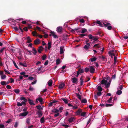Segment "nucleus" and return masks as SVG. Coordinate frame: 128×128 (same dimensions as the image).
I'll use <instances>...</instances> for the list:
<instances>
[{"label":"nucleus","mask_w":128,"mask_h":128,"mask_svg":"<svg viewBox=\"0 0 128 128\" xmlns=\"http://www.w3.org/2000/svg\"><path fill=\"white\" fill-rule=\"evenodd\" d=\"M29 113L28 112V111H26L24 112L20 113L19 115V116L20 117L21 116H25L27 115H28Z\"/></svg>","instance_id":"1"},{"label":"nucleus","mask_w":128,"mask_h":128,"mask_svg":"<svg viewBox=\"0 0 128 128\" xmlns=\"http://www.w3.org/2000/svg\"><path fill=\"white\" fill-rule=\"evenodd\" d=\"M36 114L38 115V117L40 118L42 116L43 113L41 110H38L36 112Z\"/></svg>","instance_id":"2"},{"label":"nucleus","mask_w":128,"mask_h":128,"mask_svg":"<svg viewBox=\"0 0 128 128\" xmlns=\"http://www.w3.org/2000/svg\"><path fill=\"white\" fill-rule=\"evenodd\" d=\"M104 24V26L107 28L109 30H111V29L112 27L110 24V23H108L106 24Z\"/></svg>","instance_id":"3"},{"label":"nucleus","mask_w":128,"mask_h":128,"mask_svg":"<svg viewBox=\"0 0 128 128\" xmlns=\"http://www.w3.org/2000/svg\"><path fill=\"white\" fill-rule=\"evenodd\" d=\"M82 110L81 109H79L76 112V114L77 115H80L81 113L82 112Z\"/></svg>","instance_id":"4"},{"label":"nucleus","mask_w":128,"mask_h":128,"mask_svg":"<svg viewBox=\"0 0 128 128\" xmlns=\"http://www.w3.org/2000/svg\"><path fill=\"white\" fill-rule=\"evenodd\" d=\"M60 54H61L64 53L65 50L64 47L61 46L60 47Z\"/></svg>","instance_id":"5"},{"label":"nucleus","mask_w":128,"mask_h":128,"mask_svg":"<svg viewBox=\"0 0 128 128\" xmlns=\"http://www.w3.org/2000/svg\"><path fill=\"white\" fill-rule=\"evenodd\" d=\"M71 78L73 83H76V84L77 83V82L78 80L75 77H74L73 78Z\"/></svg>","instance_id":"6"},{"label":"nucleus","mask_w":128,"mask_h":128,"mask_svg":"<svg viewBox=\"0 0 128 128\" xmlns=\"http://www.w3.org/2000/svg\"><path fill=\"white\" fill-rule=\"evenodd\" d=\"M65 85V84H64L63 83H61L59 85L58 88L59 89H61L64 87Z\"/></svg>","instance_id":"7"},{"label":"nucleus","mask_w":128,"mask_h":128,"mask_svg":"<svg viewBox=\"0 0 128 128\" xmlns=\"http://www.w3.org/2000/svg\"><path fill=\"white\" fill-rule=\"evenodd\" d=\"M28 101L29 104L31 105H34L35 104L33 102V101L32 100H30L29 99H28Z\"/></svg>","instance_id":"8"},{"label":"nucleus","mask_w":128,"mask_h":128,"mask_svg":"<svg viewBox=\"0 0 128 128\" xmlns=\"http://www.w3.org/2000/svg\"><path fill=\"white\" fill-rule=\"evenodd\" d=\"M40 43V41L39 39H37L34 41V43L35 44L37 45L38 44Z\"/></svg>","instance_id":"9"},{"label":"nucleus","mask_w":128,"mask_h":128,"mask_svg":"<svg viewBox=\"0 0 128 128\" xmlns=\"http://www.w3.org/2000/svg\"><path fill=\"white\" fill-rule=\"evenodd\" d=\"M43 48L42 46H40L38 48V51L39 53H40L42 51Z\"/></svg>","instance_id":"10"},{"label":"nucleus","mask_w":128,"mask_h":128,"mask_svg":"<svg viewBox=\"0 0 128 128\" xmlns=\"http://www.w3.org/2000/svg\"><path fill=\"white\" fill-rule=\"evenodd\" d=\"M3 72H0V75H1V78L2 79H4L6 77V76L4 75Z\"/></svg>","instance_id":"11"},{"label":"nucleus","mask_w":128,"mask_h":128,"mask_svg":"<svg viewBox=\"0 0 128 128\" xmlns=\"http://www.w3.org/2000/svg\"><path fill=\"white\" fill-rule=\"evenodd\" d=\"M74 117H72L69 119L68 121L70 123H72L74 121Z\"/></svg>","instance_id":"12"},{"label":"nucleus","mask_w":128,"mask_h":128,"mask_svg":"<svg viewBox=\"0 0 128 128\" xmlns=\"http://www.w3.org/2000/svg\"><path fill=\"white\" fill-rule=\"evenodd\" d=\"M86 112H82L80 114V116L83 117H84L86 116Z\"/></svg>","instance_id":"13"},{"label":"nucleus","mask_w":128,"mask_h":128,"mask_svg":"<svg viewBox=\"0 0 128 128\" xmlns=\"http://www.w3.org/2000/svg\"><path fill=\"white\" fill-rule=\"evenodd\" d=\"M62 30V28L61 27H58L57 28V31L58 32H61Z\"/></svg>","instance_id":"14"},{"label":"nucleus","mask_w":128,"mask_h":128,"mask_svg":"<svg viewBox=\"0 0 128 128\" xmlns=\"http://www.w3.org/2000/svg\"><path fill=\"white\" fill-rule=\"evenodd\" d=\"M108 81L107 80H105L104 79L102 80L100 82V83L101 84H104L105 85L106 83H107Z\"/></svg>","instance_id":"15"},{"label":"nucleus","mask_w":128,"mask_h":128,"mask_svg":"<svg viewBox=\"0 0 128 128\" xmlns=\"http://www.w3.org/2000/svg\"><path fill=\"white\" fill-rule=\"evenodd\" d=\"M61 100L64 101L66 104H68V100H67L66 98H62Z\"/></svg>","instance_id":"16"},{"label":"nucleus","mask_w":128,"mask_h":128,"mask_svg":"<svg viewBox=\"0 0 128 128\" xmlns=\"http://www.w3.org/2000/svg\"><path fill=\"white\" fill-rule=\"evenodd\" d=\"M19 63L20 65V66H22L24 67H26L27 66V65L25 62L22 63V62H20Z\"/></svg>","instance_id":"17"},{"label":"nucleus","mask_w":128,"mask_h":128,"mask_svg":"<svg viewBox=\"0 0 128 128\" xmlns=\"http://www.w3.org/2000/svg\"><path fill=\"white\" fill-rule=\"evenodd\" d=\"M6 84H8V82H7V83H6L4 81H2L0 82L2 86L6 85Z\"/></svg>","instance_id":"18"},{"label":"nucleus","mask_w":128,"mask_h":128,"mask_svg":"<svg viewBox=\"0 0 128 128\" xmlns=\"http://www.w3.org/2000/svg\"><path fill=\"white\" fill-rule=\"evenodd\" d=\"M52 84V81L51 80H50L48 82V84L49 86H51Z\"/></svg>","instance_id":"19"},{"label":"nucleus","mask_w":128,"mask_h":128,"mask_svg":"<svg viewBox=\"0 0 128 128\" xmlns=\"http://www.w3.org/2000/svg\"><path fill=\"white\" fill-rule=\"evenodd\" d=\"M37 108V109L38 110H41L43 109V108H42L41 106L39 105H38L36 106Z\"/></svg>","instance_id":"20"},{"label":"nucleus","mask_w":128,"mask_h":128,"mask_svg":"<svg viewBox=\"0 0 128 128\" xmlns=\"http://www.w3.org/2000/svg\"><path fill=\"white\" fill-rule=\"evenodd\" d=\"M89 70L90 72H94L95 69L93 67L91 66L89 68Z\"/></svg>","instance_id":"21"},{"label":"nucleus","mask_w":128,"mask_h":128,"mask_svg":"<svg viewBox=\"0 0 128 128\" xmlns=\"http://www.w3.org/2000/svg\"><path fill=\"white\" fill-rule=\"evenodd\" d=\"M56 65H58L61 62V61L60 60V59L59 58H58L56 60Z\"/></svg>","instance_id":"22"},{"label":"nucleus","mask_w":128,"mask_h":128,"mask_svg":"<svg viewBox=\"0 0 128 128\" xmlns=\"http://www.w3.org/2000/svg\"><path fill=\"white\" fill-rule=\"evenodd\" d=\"M38 100L41 103V104H42V103L43 101V99L42 98H37Z\"/></svg>","instance_id":"23"},{"label":"nucleus","mask_w":128,"mask_h":128,"mask_svg":"<svg viewBox=\"0 0 128 128\" xmlns=\"http://www.w3.org/2000/svg\"><path fill=\"white\" fill-rule=\"evenodd\" d=\"M32 33L33 36L37 37V36L38 35L36 31L32 32Z\"/></svg>","instance_id":"24"},{"label":"nucleus","mask_w":128,"mask_h":128,"mask_svg":"<svg viewBox=\"0 0 128 128\" xmlns=\"http://www.w3.org/2000/svg\"><path fill=\"white\" fill-rule=\"evenodd\" d=\"M44 119L45 118L44 116L42 117V118L40 119V122L42 124L44 122Z\"/></svg>","instance_id":"25"},{"label":"nucleus","mask_w":128,"mask_h":128,"mask_svg":"<svg viewBox=\"0 0 128 128\" xmlns=\"http://www.w3.org/2000/svg\"><path fill=\"white\" fill-rule=\"evenodd\" d=\"M82 76L80 78V85L82 86L83 85V83L84 82L83 80L82 79Z\"/></svg>","instance_id":"26"},{"label":"nucleus","mask_w":128,"mask_h":128,"mask_svg":"<svg viewBox=\"0 0 128 128\" xmlns=\"http://www.w3.org/2000/svg\"><path fill=\"white\" fill-rule=\"evenodd\" d=\"M76 96L78 97V98L80 100L81 99V97L80 96L78 93H76L75 94Z\"/></svg>","instance_id":"27"},{"label":"nucleus","mask_w":128,"mask_h":128,"mask_svg":"<svg viewBox=\"0 0 128 128\" xmlns=\"http://www.w3.org/2000/svg\"><path fill=\"white\" fill-rule=\"evenodd\" d=\"M52 112H54L55 114L58 113V112H59V110H58L56 109H54L53 110H52Z\"/></svg>","instance_id":"28"},{"label":"nucleus","mask_w":128,"mask_h":128,"mask_svg":"<svg viewBox=\"0 0 128 128\" xmlns=\"http://www.w3.org/2000/svg\"><path fill=\"white\" fill-rule=\"evenodd\" d=\"M112 97H111L109 98V100H108L106 102L109 103H111L112 102Z\"/></svg>","instance_id":"29"},{"label":"nucleus","mask_w":128,"mask_h":128,"mask_svg":"<svg viewBox=\"0 0 128 128\" xmlns=\"http://www.w3.org/2000/svg\"><path fill=\"white\" fill-rule=\"evenodd\" d=\"M96 23L98 24V26H102V24H101V22L99 21H97Z\"/></svg>","instance_id":"30"},{"label":"nucleus","mask_w":128,"mask_h":128,"mask_svg":"<svg viewBox=\"0 0 128 128\" xmlns=\"http://www.w3.org/2000/svg\"><path fill=\"white\" fill-rule=\"evenodd\" d=\"M99 92H101L102 90V88L100 86H98L97 88Z\"/></svg>","instance_id":"31"},{"label":"nucleus","mask_w":128,"mask_h":128,"mask_svg":"<svg viewBox=\"0 0 128 128\" xmlns=\"http://www.w3.org/2000/svg\"><path fill=\"white\" fill-rule=\"evenodd\" d=\"M32 50L33 51V53L34 55H35L37 52L35 48H33L32 49Z\"/></svg>","instance_id":"32"},{"label":"nucleus","mask_w":128,"mask_h":128,"mask_svg":"<svg viewBox=\"0 0 128 128\" xmlns=\"http://www.w3.org/2000/svg\"><path fill=\"white\" fill-rule=\"evenodd\" d=\"M96 57H94L91 58L90 59V60L91 62H93L96 60Z\"/></svg>","instance_id":"33"},{"label":"nucleus","mask_w":128,"mask_h":128,"mask_svg":"<svg viewBox=\"0 0 128 128\" xmlns=\"http://www.w3.org/2000/svg\"><path fill=\"white\" fill-rule=\"evenodd\" d=\"M51 34L53 36L54 38H56L57 37V36L55 34L54 32H51Z\"/></svg>","instance_id":"34"},{"label":"nucleus","mask_w":128,"mask_h":128,"mask_svg":"<svg viewBox=\"0 0 128 128\" xmlns=\"http://www.w3.org/2000/svg\"><path fill=\"white\" fill-rule=\"evenodd\" d=\"M48 49L50 50L51 46V43L50 42H49L48 43Z\"/></svg>","instance_id":"35"},{"label":"nucleus","mask_w":128,"mask_h":128,"mask_svg":"<svg viewBox=\"0 0 128 128\" xmlns=\"http://www.w3.org/2000/svg\"><path fill=\"white\" fill-rule=\"evenodd\" d=\"M27 42L28 43H29L31 42V40L30 39V37L28 36L27 38Z\"/></svg>","instance_id":"36"},{"label":"nucleus","mask_w":128,"mask_h":128,"mask_svg":"<svg viewBox=\"0 0 128 128\" xmlns=\"http://www.w3.org/2000/svg\"><path fill=\"white\" fill-rule=\"evenodd\" d=\"M100 47V46L98 44H95L94 46V47L95 48H99Z\"/></svg>","instance_id":"37"},{"label":"nucleus","mask_w":128,"mask_h":128,"mask_svg":"<svg viewBox=\"0 0 128 128\" xmlns=\"http://www.w3.org/2000/svg\"><path fill=\"white\" fill-rule=\"evenodd\" d=\"M81 102L82 103H85L87 102V101L86 99L84 98L82 100Z\"/></svg>","instance_id":"38"},{"label":"nucleus","mask_w":128,"mask_h":128,"mask_svg":"<svg viewBox=\"0 0 128 128\" xmlns=\"http://www.w3.org/2000/svg\"><path fill=\"white\" fill-rule=\"evenodd\" d=\"M114 105V104H106L105 105V106L106 107H108V106H113Z\"/></svg>","instance_id":"39"},{"label":"nucleus","mask_w":128,"mask_h":128,"mask_svg":"<svg viewBox=\"0 0 128 128\" xmlns=\"http://www.w3.org/2000/svg\"><path fill=\"white\" fill-rule=\"evenodd\" d=\"M87 32V30L85 28H83L81 32L82 33H84L85 32Z\"/></svg>","instance_id":"40"},{"label":"nucleus","mask_w":128,"mask_h":128,"mask_svg":"<svg viewBox=\"0 0 128 128\" xmlns=\"http://www.w3.org/2000/svg\"><path fill=\"white\" fill-rule=\"evenodd\" d=\"M122 93V92L121 90H118L116 92V94L118 95H120Z\"/></svg>","instance_id":"41"},{"label":"nucleus","mask_w":128,"mask_h":128,"mask_svg":"<svg viewBox=\"0 0 128 128\" xmlns=\"http://www.w3.org/2000/svg\"><path fill=\"white\" fill-rule=\"evenodd\" d=\"M84 71V70L82 68H80L78 70L77 72H83Z\"/></svg>","instance_id":"42"},{"label":"nucleus","mask_w":128,"mask_h":128,"mask_svg":"<svg viewBox=\"0 0 128 128\" xmlns=\"http://www.w3.org/2000/svg\"><path fill=\"white\" fill-rule=\"evenodd\" d=\"M14 80L12 78H10V82L8 80V83L9 82H10L11 83H14Z\"/></svg>","instance_id":"43"},{"label":"nucleus","mask_w":128,"mask_h":128,"mask_svg":"<svg viewBox=\"0 0 128 128\" xmlns=\"http://www.w3.org/2000/svg\"><path fill=\"white\" fill-rule=\"evenodd\" d=\"M46 55L44 54L43 55L42 57V58L43 60H44L46 58Z\"/></svg>","instance_id":"44"},{"label":"nucleus","mask_w":128,"mask_h":128,"mask_svg":"<svg viewBox=\"0 0 128 128\" xmlns=\"http://www.w3.org/2000/svg\"><path fill=\"white\" fill-rule=\"evenodd\" d=\"M107 80L108 81V80H109V82H108V83H109V84H110V83L111 82V80H110V77H108L107 78Z\"/></svg>","instance_id":"45"},{"label":"nucleus","mask_w":128,"mask_h":128,"mask_svg":"<svg viewBox=\"0 0 128 128\" xmlns=\"http://www.w3.org/2000/svg\"><path fill=\"white\" fill-rule=\"evenodd\" d=\"M90 80V78L89 77H87L86 79H85V82H87L89 81Z\"/></svg>","instance_id":"46"},{"label":"nucleus","mask_w":128,"mask_h":128,"mask_svg":"<svg viewBox=\"0 0 128 128\" xmlns=\"http://www.w3.org/2000/svg\"><path fill=\"white\" fill-rule=\"evenodd\" d=\"M14 91L16 93H18L20 92L18 89H15L14 90Z\"/></svg>","instance_id":"47"},{"label":"nucleus","mask_w":128,"mask_h":128,"mask_svg":"<svg viewBox=\"0 0 128 128\" xmlns=\"http://www.w3.org/2000/svg\"><path fill=\"white\" fill-rule=\"evenodd\" d=\"M30 118H27L26 120V123L28 124H30Z\"/></svg>","instance_id":"48"},{"label":"nucleus","mask_w":128,"mask_h":128,"mask_svg":"<svg viewBox=\"0 0 128 128\" xmlns=\"http://www.w3.org/2000/svg\"><path fill=\"white\" fill-rule=\"evenodd\" d=\"M36 24L38 25H39L41 26L42 24L39 21H37L36 23Z\"/></svg>","instance_id":"49"},{"label":"nucleus","mask_w":128,"mask_h":128,"mask_svg":"<svg viewBox=\"0 0 128 128\" xmlns=\"http://www.w3.org/2000/svg\"><path fill=\"white\" fill-rule=\"evenodd\" d=\"M114 64H115L116 63V60H117V58L115 56H114Z\"/></svg>","instance_id":"50"},{"label":"nucleus","mask_w":128,"mask_h":128,"mask_svg":"<svg viewBox=\"0 0 128 128\" xmlns=\"http://www.w3.org/2000/svg\"><path fill=\"white\" fill-rule=\"evenodd\" d=\"M110 84L109 83L106 84H105L106 86V88H108L110 86Z\"/></svg>","instance_id":"51"},{"label":"nucleus","mask_w":128,"mask_h":128,"mask_svg":"<svg viewBox=\"0 0 128 128\" xmlns=\"http://www.w3.org/2000/svg\"><path fill=\"white\" fill-rule=\"evenodd\" d=\"M97 39H98L97 38L94 36H93L92 38V40H93L94 41H96Z\"/></svg>","instance_id":"52"},{"label":"nucleus","mask_w":128,"mask_h":128,"mask_svg":"<svg viewBox=\"0 0 128 128\" xmlns=\"http://www.w3.org/2000/svg\"><path fill=\"white\" fill-rule=\"evenodd\" d=\"M102 93L100 92H98L97 93V95L98 96H100L101 95Z\"/></svg>","instance_id":"53"},{"label":"nucleus","mask_w":128,"mask_h":128,"mask_svg":"<svg viewBox=\"0 0 128 128\" xmlns=\"http://www.w3.org/2000/svg\"><path fill=\"white\" fill-rule=\"evenodd\" d=\"M89 70V68H85L84 70L86 72H88Z\"/></svg>","instance_id":"54"},{"label":"nucleus","mask_w":128,"mask_h":128,"mask_svg":"<svg viewBox=\"0 0 128 128\" xmlns=\"http://www.w3.org/2000/svg\"><path fill=\"white\" fill-rule=\"evenodd\" d=\"M92 119V118L90 117V118L89 120H88V122L87 123V125H88L90 122L91 121V120Z\"/></svg>","instance_id":"55"},{"label":"nucleus","mask_w":128,"mask_h":128,"mask_svg":"<svg viewBox=\"0 0 128 128\" xmlns=\"http://www.w3.org/2000/svg\"><path fill=\"white\" fill-rule=\"evenodd\" d=\"M89 47V46H88L87 45H85L84 47V48L86 50H88Z\"/></svg>","instance_id":"56"},{"label":"nucleus","mask_w":128,"mask_h":128,"mask_svg":"<svg viewBox=\"0 0 128 128\" xmlns=\"http://www.w3.org/2000/svg\"><path fill=\"white\" fill-rule=\"evenodd\" d=\"M48 60H46V61L44 63V65L45 66L47 65L48 64Z\"/></svg>","instance_id":"57"},{"label":"nucleus","mask_w":128,"mask_h":128,"mask_svg":"<svg viewBox=\"0 0 128 128\" xmlns=\"http://www.w3.org/2000/svg\"><path fill=\"white\" fill-rule=\"evenodd\" d=\"M13 63L15 67L17 68H18V66H17V65H16L15 62L14 61H13Z\"/></svg>","instance_id":"58"},{"label":"nucleus","mask_w":128,"mask_h":128,"mask_svg":"<svg viewBox=\"0 0 128 128\" xmlns=\"http://www.w3.org/2000/svg\"><path fill=\"white\" fill-rule=\"evenodd\" d=\"M88 37L89 39H92V37H93V36H92L91 34H89L88 35Z\"/></svg>","instance_id":"59"},{"label":"nucleus","mask_w":128,"mask_h":128,"mask_svg":"<svg viewBox=\"0 0 128 128\" xmlns=\"http://www.w3.org/2000/svg\"><path fill=\"white\" fill-rule=\"evenodd\" d=\"M80 22L82 23H84V20L83 19H81L80 20Z\"/></svg>","instance_id":"60"},{"label":"nucleus","mask_w":128,"mask_h":128,"mask_svg":"<svg viewBox=\"0 0 128 128\" xmlns=\"http://www.w3.org/2000/svg\"><path fill=\"white\" fill-rule=\"evenodd\" d=\"M29 90L31 91H33L34 90V88L32 87L31 86H30V88H29Z\"/></svg>","instance_id":"61"},{"label":"nucleus","mask_w":128,"mask_h":128,"mask_svg":"<svg viewBox=\"0 0 128 128\" xmlns=\"http://www.w3.org/2000/svg\"><path fill=\"white\" fill-rule=\"evenodd\" d=\"M17 105L18 106H22L21 103H20L19 102H18Z\"/></svg>","instance_id":"62"},{"label":"nucleus","mask_w":128,"mask_h":128,"mask_svg":"<svg viewBox=\"0 0 128 128\" xmlns=\"http://www.w3.org/2000/svg\"><path fill=\"white\" fill-rule=\"evenodd\" d=\"M18 125V122H16L14 126V127L15 128L17 127Z\"/></svg>","instance_id":"63"},{"label":"nucleus","mask_w":128,"mask_h":128,"mask_svg":"<svg viewBox=\"0 0 128 128\" xmlns=\"http://www.w3.org/2000/svg\"><path fill=\"white\" fill-rule=\"evenodd\" d=\"M36 28L39 31H41V29L38 26H36Z\"/></svg>","instance_id":"64"}]
</instances>
